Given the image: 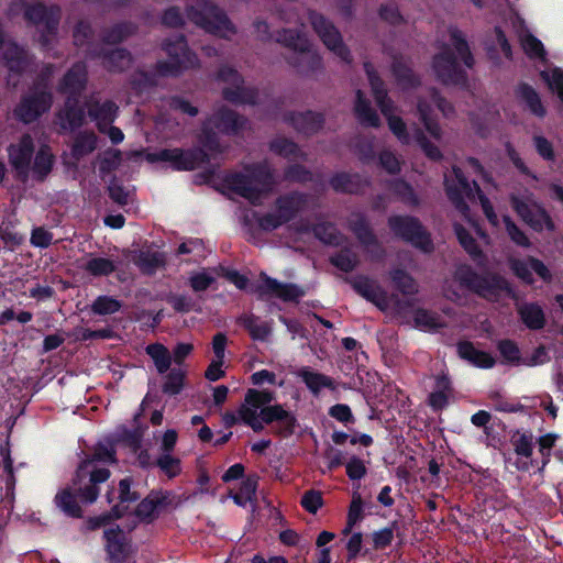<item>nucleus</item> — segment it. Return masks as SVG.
Instances as JSON below:
<instances>
[{
    "label": "nucleus",
    "instance_id": "nucleus-14",
    "mask_svg": "<svg viewBox=\"0 0 563 563\" xmlns=\"http://www.w3.org/2000/svg\"><path fill=\"white\" fill-rule=\"evenodd\" d=\"M13 319H15L14 311L12 309H7L0 314V324H5Z\"/></svg>",
    "mask_w": 563,
    "mask_h": 563
},
{
    "label": "nucleus",
    "instance_id": "nucleus-15",
    "mask_svg": "<svg viewBox=\"0 0 563 563\" xmlns=\"http://www.w3.org/2000/svg\"><path fill=\"white\" fill-rule=\"evenodd\" d=\"M32 313L29 312V311H22L20 312L19 314L15 316V319L20 322V323H27L29 321L32 320Z\"/></svg>",
    "mask_w": 563,
    "mask_h": 563
},
{
    "label": "nucleus",
    "instance_id": "nucleus-10",
    "mask_svg": "<svg viewBox=\"0 0 563 563\" xmlns=\"http://www.w3.org/2000/svg\"><path fill=\"white\" fill-rule=\"evenodd\" d=\"M86 268L92 275H102L106 273V261L103 258H91L86 263Z\"/></svg>",
    "mask_w": 563,
    "mask_h": 563
},
{
    "label": "nucleus",
    "instance_id": "nucleus-17",
    "mask_svg": "<svg viewBox=\"0 0 563 563\" xmlns=\"http://www.w3.org/2000/svg\"><path fill=\"white\" fill-rule=\"evenodd\" d=\"M5 174V166L2 162H0V183L2 181Z\"/></svg>",
    "mask_w": 563,
    "mask_h": 563
},
{
    "label": "nucleus",
    "instance_id": "nucleus-12",
    "mask_svg": "<svg viewBox=\"0 0 563 563\" xmlns=\"http://www.w3.org/2000/svg\"><path fill=\"white\" fill-rule=\"evenodd\" d=\"M53 295V290L51 287L45 286H36L31 289L30 296L37 299H46Z\"/></svg>",
    "mask_w": 563,
    "mask_h": 563
},
{
    "label": "nucleus",
    "instance_id": "nucleus-7",
    "mask_svg": "<svg viewBox=\"0 0 563 563\" xmlns=\"http://www.w3.org/2000/svg\"><path fill=\"white\" fill-rule=\"evenodd\" d=\"M96 147V136L92 133H84L78 135L75 141L73 152L77 157L84 156L92 152Z\"/></svg>",
    "mask_w": 563,
    "mask_h": 563
},
{
    "label": "nucleus",
    "instance_id": "nucleus-16",
    "mask_svg": "<svg viewBox=\"0 0 563 563\" xmlns=\"http://www.w3.org/2000/svg\"><path fill=\"white\" fill-rule=\"evenodd\" d=\"M103 520H104V518H103V517H98V518H96V519H90V520L88 521L89 528H90V529H95V528H97V527H100V526L102 525Z\"/></svg>",
    "mask_w": 563,
    "mask_h": 563
},
{
    "label": "nucleus",
    "instance_id": "nucleus-13",
    "mask_svg": "<svg viewBox=\"0 0 563 563\" xmlns=\"http://www.w3.org/2000/svg\"><path fill=\"white\" fill-rule=\"evenodd\" d=\"M92 311L97 314L106 313V298L99 297L91 307Z\"/></svg>",
    "mask_w": 563,
    "mask_h": 563
},
{
    "label": "nucleus",
    "instance_id": "nucleus-11",
    "mask_svg": "<svg viewBox=\"0 0 563 563\" xmlns=\"http://www.w3.org/2000/svg\"><path fill=\"white\" fill-rule=\"evenodd\" d=\"M63 342H64V339L58 334L47 335L44 339L43 347L46 352L52 351L54 349H57Z\"/></svg>",
    "mask_w": 563,
    "mask_h": 563
},
{
    "label": "nucleus",
    "instance_id": "nucleus-6",
    "mask_svg": "<svg viewBox=\"0 0 563 563\" xmlns=\"http://www.w3.org/2000/svg\"><path fill=\"white\" fill-rule=\"evenodd\" d=\"M88 115L91 120L97 121L100 131L104 129V104L101 103V97L91 96L87 101Z\"/></svg>",
    "mask_w": 563,
    "mask_h": 563
},
{
    "label": "nucleus",
    "instance_id": "nucleus-3",
    "mask_svg": "<svg viewBox=\"0 0 563 563\" xmlns=\"http://www.w3.org/2000/svg\"><path fill=\"white\" fill-rule=\"evenodd\" d=\"M87 80L86 66L75 64L59 82L58 91L67 96L64 109L57 113L56 124L62 130H73L84 121V111L78 104L77 95L84 89Z\"/></svg>",
    "mask_w": 563,
    "mask_h": 563
},
{
    "label": "nucleus",
    "instance_id": "nucleus-4",
    "mask_svg": "<svg viewBox=\"0 0 563 563\" xmlns=\"http://www.w3.org/2000/svg\"><path fill=\"white\" fill-rule=\"evenodd\" d=\"M11 165L23 176L33 172L38 178L45 177L52 169L54 156L51 148L42 145L33 159L34 142L31 135H22L8 148Z\"/></svg>",
    "mask_w": 563,
    "mask_h": 563
},
{
    "label": "nucleus",
    "instance_id": "nucleus-1",
    "mask_svg": "<svg viewBox=\"0 0 563 563\" xmlns=\"http://www.w3.org/2000/svg\"><path fill=\"white\" fill-rule=\"evenodd\" d=\"M104 481L106 457L103 452L98 451L92 459L79 465L71 485L55 496V503L67 516L79 518L82 511L76 497L80 496L82 501L93 503L99 495L98 484Z\"/></svg>",
    "mask_w": 563,
    "mask_h": 563
},
{
    "label": "nucleus",
    "instance_id": "nucleus-5",
    "mask_svg": "<svg viewBox=\"0 0 563 563\" xmlns=\"http://www.w3.org/2000/svg\"><path fill=\"white\" fill-rule=\"evenodd\" d=\"M52 106V95L45 89H34L23 98L15 109V114L25 123L33 122Z\"/></svg>",
    "mask_w": 563,
    "mask_h": 563
},
{
    "label": "nucleus",
    "instance_id": "nucleus-2",
    "mask_svg": "<svg viewBox=\"0 0 563 563\" xmlns=\"http://www.w3.org/2000/svg\"><path fill=\"white\" fill-rule=\"evenodd\" d=\"M24 13V18L36 26V42L43 51H52L58 44V24L60 10L57 7H46L35 0H15L9 8V14Z\"/></svg>",
    "mask_w": 563,
    "mask_h": 563
},
{
    "label": "nucleus",
    "instance_id": "nucleus-8",
    "mask_svg": "<svg viewBox=\"0 0 563 563\" xmlns=\"http://www.w3.org/2000/svg\"><path fill=\"white\" fill-rule=\"evenodd\" d=\"M52 240L53 235L43 228L34 229L31 235V243L38 247H47L52 243Z\"/></svg>",
    "mask_w": 563,
    "mask_h": 563
},
{
    "label": "nucleus",
    "instance_id": "nucleus-18",
    "mask_svg": "<svg viewBox=\"0 0 563 563\" xmlns=\"http://www.w3.org/2000/svg\"><path fill=\"white\" fill-rule=\"evenodd\" d=\"M99 335L103 336L104 335V332L103 331H99L98 332Z\"/></svg>",
    "mask_w": 563,
    "mask_h": 563
},
{
    "label": "nucleus",
    "instance_id": "nucleus-9",
    "mask_svg": "<svg viewBox=\"0 0 563 563\" xmlns=\"http://www.w3.org/2000/svg\"><path fill=\"white\" fill-rule=\"evenodd\" d=\"M91 26L87 22H79L74 31V40L76 45H82L91 35Z\"/></svg>",
    "mask_w": 563,
    "mask_h": 563
}]
</instances>
